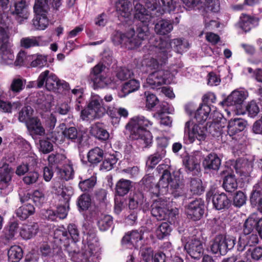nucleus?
I'll return each instance as SVG.
<instances>
[{
	"label": "nucleus",
	"instance_id": "nucleus-1",
	"mask_svg": "<svg viewBox=\"0 0 262 262\" xmlns=\"http://www.w3.org/2000/svg\"><path fill=\"white\" fill-rule=\"evenodd\" d=\"M134 16L136 19L145 23L137 29V35L135 31L130 30L126 34L117 32L114 35L112 40L116 45H122L128 49H134L138 47L142 40L145 39L149 35V29L146 24L151 21L152 16L150 13L142 5L137 3L135 6Z\"/></svg>",
	"mask_w": 262,
	"mask_h": 262
},
{
	"label": "nucleus",
	"instance_id": "nucleus-2",
	"mask_svg": "<svg viewBox=\"0 0 262 262\" xmlns=\"http://www.w3.org/2000/svg\"><path fill=\"white\" fill-rule=\"evenodd\" d=\"M150 43L151 44L148 48L150 54H156V57L161 62L164 63L171 56L170 52L172 45H173L176 52L180 54L186 51L189 48V44L186 41L180 39L163 40L155 38L150 40Z\"/></svg>",
	"mask_w": 262,
	"mask_h": 262
},
{
	"label": "nucleus",
	"instance_id": "nucleus-3",
	"mask_svg": "<svg viewBox=\"0 0 262 262\" xmlns=\"http://www.w3.org/2000/svg\"><path fill=\"white\" fill-rule=\"evenodd\" d=\"M152 125V123L144 116L138 115L129 119L125 128L130 132L133 139L138 140L143 147H147L152 144V137L146 128Z\"/></svg>",
	"mask_w": 262,
	"mask_h": 262
},
{
	"label": "nucleus",
	"instance_id": "nucleus-4",
	"mask_svg": "<svg viewBox=\"0 0 262 262\" xmlns=\"http://www.w3.org/2000/svg\"><path fill=\"white\" fill-rule=\"evenodd\" d=\"M0 59L2 64L11 65L14 59L13 44L9 38L7 25L0 21Z\"/></svg>",
	"mask_w": 262,
	"mask_h": 262
},
{
	"label": "nucleus",
	"instance_id": "nucleus-5",
	"mask_svg": "<svg viewBox=\"0 0 262 262\" xmlns=\"http://www.w3.org/2000/svg\"><path fill=\"white\" fill-rule=\"evenodd\" d=\"M37 83V88H41L45 85L48 91L54 92H60L70 89L67 82L60 80L55 74L49 70H45L39 74Z\"/></svg>",
	"mask_w": 262,
	"mask_h": 262
},
{
	"label": "nucleus",
	"instance_id": "nucleus-6",
	"mask_svg": "<svg viewBox=\"0 0 262 262\" xmlns=\"http://www.w3.org/2000/svg\"><path fill=\"white\" fill-rule=\"evenodd\" d=\"M52 0H36L34 5L35 16L32 20V25L35 29L45 30L49 25L47 13L49 4Z\"/></svg>",
	"mask_w": 262,
	"mask_h": 262
},
{
	"label": "nucleus",
	"instance_id": "nucleus-7",
	"mask_svg": "<svg viewBox=\"0 0 262 262\" xmlns=\"http://www.w3.org/2000/svg\"><path fill=\"white\" fill-rule=\"evenodd\" d=\"M68 233L63 227L56 228L54 231V238L55 242L60 246L63 245L68 247L69 245V236L71 237L73 243L72 246H75L76 242L79 239V232L76 225L69 224L68 226Z\"/></svg>",
	"mask_w": 262,
	"mask_h": 262
},
{
	"label": "nucleus",
	"instance_id": "nucleus-8",
	"mask_svg": "<svg viewBox=\"0 0 262 262\" xmlns=\"http://www.w3.org/2000/svg\"><path fill=\"white\" fill-rule=\"evenodd\" d=\"M105 112L103 99L97 95H93L87 108L81 111V118L83 120H93L102 117Z\"/></svg>",
	"mask_w": 262,
	"mask_h": 262
},
{
	"label": "nucleus",
	"instance_id": "nucleus-9",
	"mask_svg": "<svg viewBox=\"0 0 262 262\" xmlns=\"http://www.w3.org/2000/svg\"><path fill=\"white\" fill-rule=\"evenodd\" d=\"M207 134V128L202 124H194L190 120L185 123L184 139L187 144L193 143L196 140L205 141Z\"/></svg>",
	"mask_w": 262,
	"mask_h": 262
},
{
	"label": "nucleus",
	"instance_id": "nucleus-10",
	"mask_svg": "<svg viewBox=\"0 0 262 262\" xmlns=\"http://www.w3.org/2000/svg\"><path fill=\"white\" fill-rule=\"evenodd\" d=\"M83 239L82 254L85 259L93 260L97 258L100 254V248L98 239L95 233H88L85 235Z\"/></svg>",
	"mask_w": 262,
	"mask_h": 262
},
{
	"label": "nucleus",
	"instance_id": "nucleus-11",
	"mask_svg": "<svg viewBox=\"0 0 262 262\" xmlns=\"http://www.w3.org/2000/svg\"><path fill=\"white\" fill-rule=\"evenodd\" d=\"M170 202L159 199L152 204L151 213L158 220H162L167 216L173 217L178 214L177 208L169 209Z\"/></svg>",
	"mask_w": 262,
	"mask_h": 262
},
{
	"label": "nucleus",
	"instance_id": "nucleus-12",
	"mask_svg": "<svg viewBox=\"0 0 262 262\" xmlns=\"http://www.w3.org/2000/svg\"><path fill=\"white\" fill-rule=\"evenodd\" d=\"M235 238L233 237L219 235L214 239L211 246V250L213 253H220L225 255L228 250L233 248Z\"/></svg>",
	"mask_w": 262,
	"mask_h": 262
},
{
	"label": "nucleus",
	"instance_id": "nucleus-13",
	"mask_svg": "<svg viewBox=\"0 0 262 262\" xmlns=\"http://www.w3.org/2000/svg\"><path fill=\"white\" fill-rule=\"evenodd\" d=\"M104 68L105 67L102 64L98 63L91 70L90 77L95 88H102L106 86L114 88L112 85V80L101 74Z\"/></svg>",
	"mask_w": 262,
	"mask_h": 262
},
{
	"label": "nucleus",
	"instance_id": "nucleus-14",
	"mask_svg": "<svg viewBox=\"0 0 262 262\" xmlns=\"http://www.w3.org/2000/svg\"><path fill=\"white\" fill-rule=\"evenodd\" d=\"M171 74L168 71L158 70L150 73L146 79L147 84L153 89L170 83Z\"/></svg>",
	"mask_w": 262,
	"mask_h": 262
},
{
	"label": "nucleus",
	"instance_id": "nucleus-15",
	"mask_svg": "<svg viewBox=\"0 0 262 262\" xmlns=\"http://www.w3.org/2000/svg\"><path fill=\"white\" fill-rule=\"evenodd\" d=\"M188 9H192L196 6L204 8L208 11L217 12L220 10L219 0H182Z\"/></svg>",
	"mask_w": 262,
	"mask_h": 262
},
{
	"label": "nucleus",
	"instance_id": "nucleus-16",
	"mask_svg": "<svg viewBox=\"0 0 262 262\" xmlns=\"http://www.w3.org/2000/svg\"><path fill=\"white\" fill-rule=\"evenodd\" d=\"M143 232L142 230H133L127 232L122 239V245L125 248H137L139 243L143 238Z\"/></svg>",
	"mask_w": 262,
	"mask_h": 262
},
{
	"label": "nucleus",
	"instance_id": "nucleus-17",
	"mask_svg": "<svg viewBox=\"0 0 262 262\" xmlns=\"http://www.w3.org/2000/svg\"><path fill=\"white\" fill-rule=\"evenodd\" d=\"M262 230V217L253 213L245 221L243 232L245 235Z\"/></svg>",
	"mask_w": 262,
	"mask_h": 262
},
{
	"label": "nucleus",
	"instance_id": "nucleus-18",
	"mask_svg": "<svg viewBox=\"0 0 262 262\" xmlns=\"http://www.w3.org/2000/svg\"><path fill=\"white\" fill-rule=\"evenodd\" d=\"M204 205L201 200L190 202L186 208L188 217L194 221L200 220L204 214Z\"/></svg>",
	"mask_w": 262,
	"mask_h": 262
},
{
	"label": "nucleus",
	"instance_id": "nucleus-19",
	"mask_svg": "<svg viewBox=\"0 0 262 262\" xmlns=\"http://www.w3.org/2000/svg\"><path fill=\"white\" fill-rule=\"evenodd\" d=\"M207 199L208 200H211L213 206L217 210L227 208L230 203V200L225 193H214L212 191H210L207 193Z\"/></svg>",
	"mask_w": 262,
	"mask_h": 262
},
{
	"label": "nucleus",
	"instance_id": "nucleus-20",
	"mask_svg": "<svg viewBox=\"0 0 262 262\" xmlns=\"http://www.w3.org/2000/svg\"><path fill=\"white\" fill-rule=\"evenodd\" d=\"M248 97V93L244 91H233L225 101L221 102L229 106H239Z\"/></svg>",
	"mask_w": 262,
	"mask_h": 262
},
{
	"label": "nucleus",
	"instance_id": "nucleus-21",
	"mask_svg": "<svg viewBox=\"0 0 262 262\" xmlns=\"http://www.w3.org/2000/svg\"><path fill=\"white\" fill-rule=\"evenodd\" d=\"M185 249L189 255L194 259H199L203 255V248L200 240L193 239L188 242L186 244Z\"/></svg>",
	"mask_w": 262,
	"mask_h": 262
},
{
	"label": "nucleus",
	"instance_id": "nucleus-22",
	"mask_svg": "<svg viewBox=\"0 0 262 262\" xmlns=\"http://www.w3.org/2000/svg\"><path fill=\"white\" fill-rule=\"evenodd\" d=\"M14 10L13 14L16 15V19L19 23L27 19L29 17V11L25 0H14Z\"/></svg>",
	"mask_w": 262,
	"mask_h": 262
},
{
	"label": "nucleus",
	"instance_id": "nucleus-23",
	"mask_svg": "<svg viewBox=\"0 0 262 262\" xmlns=\"http://www.w3.org/2000/svg\"><path fill=\"white\" fill-rule=\"evenodd\" d=\"M169 185L170 187L171 193L175 198L182 196L184 195L185 191L180 174L179 176L176 174H170Z\"/></svg>",
	"mask_w": 262,
	"mask_h": 262
},
{
	"label": "nucleus",
	"instance_id": "nucleus-24",
	"mask_svg": "<svg viewBox=\"0 0 262 262\" xmlns=\"http://www.w3.org/2000/svg\"><path fill=\"white\" fill-rule=\"evenodd\" d=\"M170 174L167 171H164L158 183L155 188H152V192L157 196L164 195L168 191V186Z\"/></svg>",
	"mask_w": 262,
	"mask_h": 262
},
{
	"label": "nucleus",
	"instance_id": "nucleus-25",
	"mask_svg": "<svg viewBox=\"0 0 262 262\" xmlns=\"http://www.w3.org/2000/svg\"><path fill=\"white\" fill-rule=\"evenodd\" d=\"M149 205L144 201L143 195L142 193L136 192L129 198L128 207L130 209H135L140 207L145 211L149 208Z\"/></svg>",
	"mask_w": 262,
	"mask_h": 262
},
{
	"label": "nucleus",
	"instance_id": "nucleus-26",
	"mask_svg": "<svg viewBox=\"0 0 262 262\" xmlns=\"http://www.w3.org/2000/svg\"><path fill=\"white\" fill-rule=\"evenodd\" d=\"M39 230L37 223L31 222L24 224L19 229V235L25 239H29L35 236Z\"/></svg>",
	"mask_w": 262,
	"mask_h": 262
},
{
	"label": "nucleus",
	"instance_id": "nucleus-27",
	"mask_svg": "<svg viewBox=\"0 0 262 262\" xmlns=\"http://www.w3.org/2000/svg\"><path fill=\"white\" fill-rule=\"evenodd\" d=\"M20 46L26 49L34 47L43 46L48 41L43 39L42 36H32L22 38L20 41Z\"/></svg>",
	"mask_w": 262,
	"mask_h": 262
},
{
	"label": "nucleus",
	"instance_id": "nucleus-28",
	"mask_svg": "<svg viewBox=\"0 0 262 262\" xmlns=\"http://www.w3.org/2000/svg\"><path fill=\"white\" fill-rule=\"evenodd\" d=\"M252 164L251 162L247 159H238L236 161L235 168L237 173L241 176L249 177L252 170Z\"/></svg>",
	"mask_w": 262,
	"mask_h": 262
},
{
	"label": "nucleus",
	"instance_id": "nucleus-29",
	"mask_svg": "<svg viewBox=\"0 0 262 262\" xmlns=\"http://www.w3.org/2000/svg\"><path fill=\"white\" fill-rule=\"evenodd\" d=\"M26 126L32 134L36 135L43 136L45 134V129L42 126L40 120L36 117H33L27 122Z\"/></svg>",
	"mask_w": 262,
	"mask_h": 262
},
{
	"label": "nucleus",
	"instance_id": "nucleus-30",
	"mask_svg": "<svg viewBox=\"0 0 262 262\" xmlns=\"http://www.w3.org/2000/svg\"><path fill=\"white\" fill-rule=\"evenodd\" d=\"M246 122L241 118H235L231 120L228 125V133L230 136L243 130L246 126Z\"/></svg>",
	"mask_w": 262,
	"mask_h": 262
},
{
	"label": "nucleus",
	"instance_id": "nucleus-31",
	"mask_svg": "<svg viewBox=\"0 0 262 262\" xmlns=\"http://www.w3.org/2000/svg\"><path fill=\"white\" fill-rule=\"evenodd\" d=\"M140 88L139 82L135 79H131L125 82L118 95L120 97H125L127 95L137 91Z\"/></svg>",
	"mask_w": 262,
	"mask_h": 262
},
{
	"label": "nucleus",
	"instance_id": "nucleus-32",
	"mask_svg": "<svg viewBox=\"0 0 262 262\" xmlns=\"http://www.w3.org/2000/svg\"><path fill=\"white\" fill-rule=\"evenodd\" d=\"M220 165L221 160L214 153L209 154L203 161V165L205 169L217 170Z\"/></svg>",
	"mask_w": 262,
	"mask_h": 262
},
{
	"label": "nucleus",
	"instance_id": "nucleus-33",
	"mask_svg": "<svg viewBox=\"0 0 262 262\" xmlns=\"http://www.w3.org/2000/svg\"><path fill=\"white\" fill-rule=\"evenodd\" d=\"M145 3L148 9L150 11L156 10L159 14H162L166 11L171 12L174 10H170V8L166 7V4L163 5L160 2V0H158V2L157 0H145Z\"/></svg>",
	"mask_w": 262,
	"mask_h": 262
},
{
	"label": "nucleus",
	"instance_id": "nucleus-34",
	"mask_svg": "<svg viewBox=\"0 0 262 262\" xmlns=\"http://www.w3.org/2000/svg\"><path fill=\"white\" fill-rule=\"evenodd\" d=\"M90 132L93 136L100 140H105L109 137L108 133L103 128L102 124L99 122L91 126Z\"/></svg>",
	"mask_w": 262,
	"mask_h": 262
},
{
	"label": "nucleus",
	"instance_id": "nucleus-35",
	"mask_svg": "<svg viewBox=\"0 0 262 262\" xmlns=\"http://www.w3.org/2000/svg\"><path fill=\"white\" fill-rule=\"evenodd\" d=\"M173 29L172 24L165 19L159 20L155 26V32L160 35H165L170 33Z\"/></svg>",
	"mask_w": 262,
	"mask_h": 262
},
{
	"label": "nucleus",
	"instance_id": "nucleus-36",
	"mask_svg": "<svg viewBox=\"0 0 262 262\" xmlns=\"http://www.w3.org/2000/svg\"><path fill=\"white\" fill-rule=\"evenodd\" d=\"M116 9L121 17L128 18L130 16L132 5L125 0H119L116 4Z\"/></svg>",
	"mask_w": 262,
	"mask_h": 262
},
{
	"label": "nucleus",
	"instance_id": "nucleus-37",
	"mask_svg": "<svg viewBox=\"0 0 262 262\" xmlns=\"http://www.w3.org/2000/svg\"><path fill=\"white\" fill-rule=\"evenodd\" d=\"M254 18L250 15L243 13L239 17L238 26L245 32L249 31L253 25Z\"/></svg>",
	"mask_w": 262,
	"mask_h": 262
},
{
	"label": "nucleus",
	"instance_id": "nucleus-38",
	"mask_svg": "<svg viewBox=\"0 0 262 262\" xmlns=\"http://www.w3.org/2000/svg\"><path fill=\"white\" fill-rule=\"evenodd\" d=\"M35 212V208L30 204H25L19 207L16 210V214L20 220L27 219L30 215L33 214Z\"/></svg>",
	"mask_w": 262,
	"mask_h": 262
},
{
	"label": "nucleus",
	"instance_id": "nucleus-39",
	"mask_svg": "<svg viewBox=\"0 0 262 262\" xmlns=\"http://www.w3.org/2000/svg\"><path fill=\"white\" fill-rule=\"evenodd\" d=\"M19 228L18 224L14 222L9 224L4 230V237L7 240L13 239L15 236L18 234Z\"/></svg>",
	"mask_w": 262,
	"mask_h": 262
},
{
	"label": "nucleus",
	"instance_id": "nucleus-40",
	"mask_svg": "<svg viewBox=\"0 0 262 262\" xmlns=\"http://www.w3.org/2000/svg\"><path fill=\"white\" fill-rule=\"evenodd\" d=\"M210 111V108L208 105L202 104L195 112L194 118L197 122L202 123L207 120Z\"/></svg>",
	"mask_w": 262,
	"mask_h": 262
},
{
	"label": "nucleus",
	"instance_id": "nucleus-41",
	"mask_svg": "<svg viewBox=\"0 0 262 262\" xmlns=\"http://www.w3.org/2000/svg\"><path fill=\"white\" fill-rule=\"evenodd\" d=\"M64 137L71 140L78 144H81L82 141V136L78 134L77 129L74 127L66 128L62 132Z\"/></svg>",
	"mask_w": 262,
	"mask_h": 262
},
{
	"label": "nucleus",
	"instance_id": "nucleus-42",
	"mask_svg": "<svg viewBox=\"0 0 262 262\" xmlns=\"http://www.w3.org/2000/svg\"><path fill=\"white\" fill-rule=\"evenodd\" d=\"M131 187L129 180L122 179L117 183L116 190L118 195L123 196L128 192Z\"/></svg>",
	"mask_w": 262,
	"mask_h": 262
},
{
	"label": "nucleus",
	"instance_id": "nucleus-43",
	"mask_svg": "<svg viewBox=\"0 0 262 262\" xmlns=\"http://www.w3.org/2000/svg\"><path fill=\"white\" fill-rule=\"evenodd\" d=\"M9 260L11 262H18L23 257V250L18 246L11 247L8 251Z\"/></svg>",
	"mask_w": 262,
	"mask_h": 262
},
{
	"label": "nucleus",
	"instance_id": "nucleus-44",
	"mask_svg": "<svg viewBox=\"0 0 262 262\" xmlns=\"http://www.w3.org/2000/svg\"><path fill=\"white\" fill-rule=\"evenodd\" d=\"M103 151L99 147H95L89 151L88 159L91 163H98L103 159Z\"/></svg>",
	"mask_w": 262,
	"mask_h": 262
},
{
	"label": "nucleus",
	"instance_id": "nucleus-45",
	"mask_svg": "<svg viewBox=\"0 0 262 262\" xmlns=\"http://www.w3.org/2000/svg\"><path fill=\"white\" fill-rule=\"evenodd\" d=\"M113 222L112 216L101 213L97 219V224L101 231H105L109 228Z\"/></svg>",
	"mask_w": 262,
	"mask_h": 262
},
{
	"label": "nucleus",
	"instance_id": "nucleus-46",
	"mask_svg": "<svg viewBox=\"0 0 262 262\" xmlns=\"http://www.w3.org/2000/svg\"><path fill=\"white\" fill-rule=\"evenodd\" d=\"M30 57L31 55H28L25 51L21 50L17 54L13 64L15 67L26 66L30 63Z\"/></svg>",
	"mask_w": 262,
	"mask_h": 262
},
{
	"label": "nucleus",
	"instance_id": "nucleus-47",
	"mask_svg": "<svg viewBox=\"0 0 262 262\" xmlns=\"http://www.w3.org/2000/svg\"><path fill=\"white\" fill-rule=\"evenodd\" d=\"M47 62V56L41 54H33L31 55L30 57V66L32 67H43Z\"/></svg>",
	"mask_w": 262,
	"mask_h": 262
},
{
	"label": "nucleus",
	"instance_id": "nucleus-48",
	"mask_svg": "<svg viewBox=\"0 0 262 262\" xmlns=\"http://www.w3.org/2000/svg\"><path fill=\"white\" fill-rule=\"evenodd\" d=\"M53 101V96L49 94L40 95L37 99V103L42 109L48 110L50 108Z\"/></svg>",
	"mask_w": 262,
	"mask_h": 262
},
{
	"label": "nucleus",
	"instance_id": "nucleus-49",
	"mask_svg": "<svg viewBox=\"0 0 262 262\" xmlns=\"http://www.w3.org/2000/svg\"><path fill=\"white\" fill-rule=\"evenodd\" d=\"M223 185L227 191L232 192L234 191L237 187V183L234 175H227L224 180Z\"/></svg>",
	"mask_w": 262,
	"mask_h": 262
},
{
	"label": "nucleus",
	"instance_id": "nucleus-50",
	"mask_svg": "<svg viewBox=\"0 0 262 262\" xmlns=\"http://www.w3.org/2000/svg\"><path fill=\"white\" fill-rule=\"evenodd\" d=\"M171 231V228L169 223L164 222L162 223L156 229V234L159 239H162L168 235Z\"/></svg>",
	"mask_w": 262,
	"mask_h": 262
},
{
	"label": "nucleus",
	"instance_id": "nucleus-51",
	"mask_svg": "<svg viewBox=\"0 0 262 262\" xmlns=\"http://www.w3.org/2000/svg\"><path fill=\"white\" fill-rule=\"evenodd\" d=\"M166 154V150L164 148H158L157 151L152 155H151L148 160L151 167L157 165L163 158Z\"/></svg>",
	"mask_w": 262,
	"mask_h": 262
},
{
	"label": "nucleus",
	"instance_id": "nucleus-52",
	"mask_svg": "<svg viewBox=\"0 0 262 262\" xmlns=\"http://www.w3.org/2000/svg\"><path fill=\"white\" fill-rule=\"evenodd\" d=\"M26 79L20 77L14 78L10 85V90L14 93H19L25 88Z\"/></svg>",
	"mask_w": 262,
	"mask_h": 262
},
{
	"label": "nucleus",
	"instance_id": "nucleus-53",
	"mask_svg": "<svg viewBox=\"0 0 262 262\" xmlns=\"http://www.w3.org/2000/svg\"><path fill=\"white\" fill-rule=\"evenodd\" d=\"M117 159L113 155H110L105 157L104 161L101 165V170L109 171L111 170L117 162Z\"/></svg>",
	"mask_w": 262,
	"mask_h": 262
},
{
	"label": "nucleus",
	"instance_id": "nucleus-54",
	"mask_svg": "<svg viewBox=\"0 0 262 262\" xmlns=\"http://www.w3.org/2000/svg\"><path fill=\"white\" fill-rule=\"evenodd\" d=\"M33 111L30 106H26L24 107L19 113L18 120L20 122H25L32 119V115Z\"/></svg>",
	"mask_w": 262,
	"mask_h": 262
},
{
	"label": "nucleus",
	"instance_id": "nucleus-55",
	"mask_svg": "<svg viewBox=\"0 0 262 262\" xmlns=\"http://www.w3.org/2000/svg\"><path fill=\"white\" fill-rule=\"evenodd\" d=\"M190 190L193 194H201L204 191L202 183L200 179H193L190 182Z\"/></svg>",
	"mask_w": 262,
	"mask_h": 262
},
{
	"label": "nucleus",
	"instance_id": "nucleus-56",
	"mask_svg": "<svg viewBox=\"0 0 262 262\" xmlns=\"http://www.w3.org/2000/svg\"><path fill=\"white\" fill-rule=\"evenodd\" d=\"M11 179L10 169L6 168H0V187H4Z\"/></svg>",
	"mask_w": 262,
	"mask_h": 262
},
{
	"label": "nucleus",
	"instance_id": "nucleus-57",
	"mask_svg": "<svg viewBox=\"0 0 262 262\" xmlns=\"http://www.w3.org/2000/svg\"><path fill=\"white\" fill-rule=\"evenodd\" d=\"M57 193L64 200L65 202L67 203L73 195V192L71 187L62 185L61 187H59Z\"/></svg>",
	"mask_w": 262,
	"mask_h": 262
},
{
	"label": "nucleus",
	"instance_id": "nucleus-58",
	"mask_svg": "<svg viewBox=\"0 0 262 262\" xmlns=\"http://www.w3.org/2000/svg\"><path fill=\"white\" fill-rule=\"evenodd\" d=\"M32 198L33 202L37 206H41L47 201V198L43 192L38 190H35L33 192Z\"/></svg>",
	"mask_w": 262,
	"mask_h": 262
},
{
	"label": "nucleus",
	"instance_id": "nucleus-59",
	"mask_svg": "<svg viewBox=\"0 0 262 262\" xmlns=\"http://www.w3.org/2000/svg\"><path fill=\"white\" fill-rule=\"evenodd\" d=\"M250 201L253 205H258V207L260 206V203L262 202L261 188H255L253 190L250 197Z\"/></svg>",
	"mask_w": 262,
	"mask_h": 262
},
{
	"label": "nucleus",
	"instance_id": "nucleus-60",
	"mask_svg": "<svg viewBox=\"0 0 262 262\" xmlns=\"http://www.w3.org/2000/svg\"><path fill=\"white\" fill-rule=\"evenodd\" d=\"M96 182V178L94 177H92L87 180L80 182L79 183V187L82 191H89L94 187Z\"/></svg>",
	"mask_w": 262,
	"mask_h": 262
},
{
	"label": "nucleus",
	"instance_id": "nucleus-61",
	"mask_svg": "<svg viewBox=\"0 0 262 262\" xmlns=\"http://www.w3.org/2000/svg\"><path fill=\"white\" fill-rule=\"evenodd\" d=\"M60 177L63 180H68L72 179L74 175V170L70 164H68L63 169L59 171Z\"/></svg>",
	"mask_w": 262,
	"mask_h": 262
},
{
	"label": "nucleus",
	"instance_id": "nucleus-62",
	"mask_svg": "<svg viewBox=\"0 0 262 262\" xmlns=\"http://www.w3.org/2000/svg\"><path fill=\"white\" fill-rule=\"evenodd\" d=\"M146 96V107L148 109H151L158 103L159 100L156 96L149 92H145Z\"/></svg>",
	"mask_w": 262,
	"mask_h": 262
},
{
	"label": "nucleus",
	"instance_id": "nucleus-63",
	"mask_svg": "<svg viewBox=\"0 0 262 262\" xmlns=\"http://www.w3.org/2000/svg\"><path fill=\"white\" fill-rule=\"evenodd\" d=\"M48 161L52 164H62L67 163V160L64 155L57 154L56 155H50L48 157Z\"/></svg>",
	"mask_w": 262,
	"mask_h": 262
},
{
	"label": "nucleus",
	"instance_id": "nucleus-64",
	"mask_svg": "<svg viewBox=\"0 0 262 262\" xmlns=\"http://www.w3.org/2000/svg\"><path fill=\"white\" fill-rule=\"evenodd\" d=\"M246 111L250 117H255L259 112V108L254 101H251L246 106Z\"/></svg>",
	"mask_w": 262,
	"mask_h": 262
}]
</instances>
